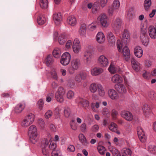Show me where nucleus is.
Masks as SVG:
<instances>
[{
  "label": "nucleus",
  "mask_w": 156,
  "mask_h": 156,
  "mask_svg": "<svg viewBox=\"0 0 156 156\" xmlns=\"http://www.w3.org/2000/svg\"><path fill=\"white\" fill-rule=\"evenodd\" d=\"M37 21L39 25H42L46 22V19L43 15H40L38 16Z\"/></svg>",
  "instance_id": "obj_42"
},
{
  "label": "nucleus",
  "mask_w": 156,
  "mask_h": 156,
  "mask_svg": "<svg viewBox=\"0 0 156 156\" xmlns=\"http://www.w3.org/2000/svg\"><path fill=\"white\" fill-rule=\"evenodd\" d=\"M52 114V111L50 110H48L45 113L44 117L46 119H49L51 117Z\"/></svg>",
  "instance_id": "obj_62"
},
{
  "label": "nucleus",
  "mask_w": 156,
  "mask_h": 156,
  "mask_svg": "<svg viewBox=\"0 0 156 156\" xmlns=\"http://www.w3.org/2000/svg\"><path fill=\"white\" fill-rule=\"evenodd\" d=\"M67 23L71 26H74L76 23V19L74 16H69L67 18Z\"/></svg>",
  "instance_id": "obj_33"
},
{
  "label": "nucleus",
  "mask_w": 156,
  "mask_h": 156,
  "mask_svg": "<svg viewBox=\"0 0 156 156\" xmlns=\"http://www.w3.org/2000/svg\"><path fill=\"white\" fill-rule=\"evenodd\" d=\"M108 94L109 98L112 100H116L118 98V94L117 91L114 89H110L108 90Z\"/></svg>",
  "instance_id": "obj_16"
},
{
  "label": "nucleus",
  "mask_w": 156,
  "mask_h": 156,
  "mask_svg": "<svg viewBox=\"0 0 156 156\" xmlns=\"http://www.w3.org/2000/svg\"><path fill=\"white\" fill-rule=\"evenodd\" d=\"M142 76L143 78L146 80L149 79L150 76V73L146 70H144L142 72Z\"/></svg>",
  "instance_id": "obj_58"
},
{
  "label": "nucleus",
  "mask_w": 156,
  "mask_h": 156,
  "mask_svg": "<svg viewBox=\"0 0 156 156\" xmlns=\"http://www.w3.org/2000/svg\"><path fill=\"white\" fill-rule=\"evenodd\" d=\"M108 0H96L95 2L102 7L103 8L106 5Z\"/></svg>",
  "instance_id": "obj_50"
},
{
  "label": "nucleus",
  "mask_w": 156,
  "mask_h": 156,
  "mask_svg": "<svg viewBox=\"0 0 156 156\" xmlns=\"http://www.w3.org/2000/svg\"><path fill=\"white\" fill-rule=\"evenodd\" d=\"M71 113V110L68 107H65L64 108V114L65 116L68 118L69 117Z\"/></svg>",
  "instance_id": "obj_52"
},
{
  "label": "nucleus",
  "mask_w": 156,
  "mask_h": 156,
  "mask_svg": "<svg viewBox=\"0 0 156 156\" xmlns=\"http://www.w3.org/2000/svg\"><path fill=\"white\" fill-rule=\"evenodd\" d=\"M108 128L111 131L115 132L117 129V125L114 122H111L109 125Z\"/></svg>",
  "instance_id": "obj_44"
},
{
  "label": "nucleus",
  "mask_w": 156,
  "mask_h": 156,
  "mask_svg": "<svg viewBox=\"0 0 156 156\" xmlns=\"http://www.w3.org/2000/svg\"><path fill=\"white\" fill-rule=\"evenodd\" d=\"M100 83H91L89 87V89L91 93H96L100 85Z\"/></svg>",
  "instance_id": "obj_29"
},
{
  "label": "nucleus",
  "mask_w": 156,
  "mask_h": 156,
  "mask_svg": "<svg viewBox=\"0 0 156 156\" xmlns=\"http://www.w3.org/2000/svg\"><path fill=\"white\" fill-rule=\"evenodd\" d=\"M40 5L42 8L46 9L48 6V2L47 0H41Z\"/></svg>",
  "instance_id": "obj_43"
},
{
  "label": "nucleus",
  "mask_w": 156,
  "mask_h": 156,
  "mask_svg": "<svg viewBox=\"0 0 156 156\" xmlns=\"http://www.w3.org/2000/svg\"><path fill=\"white\" fill-rule=\"evenodd\" d=\"M97 91L98 95L100 96L103 97L105 95V92L104 87L101 84L99 86V87Z\"/></svg>",
  "instance_id": "obj_41"
},
{
  "label": "nucleus",
  "mask_w": 156,
  "mask_h": 156,
  "mask_svg": "<svg viewBox=\"0 0 156 156\" xmlns=\"http://www.w3.org/2000/svg\"><path fill=\"white\" fill-rule=\"evenodd\" d=\"M101 26L104 27H107L109 25V18L105 13H103L100 15L98 18Z\"/></svg>",
  "instance_id": "obj_7"
},
{
  "label": "nucleus",
  "mask_w": 156,
  "mask_h": 156,
  "mask_svg": "<svg viewBox=\"0 0 156 156\" xmlns=\"http://www.w3.org/2000/svg\"><path fill=\"white\" fill-rule=\"evenodd\" d=\"M28 133L30 141L33 144H36L39 139L37 128L34 125H31L28 128Z\"/></svg>",
  "instance_id": "obj_2"
},
{
  "label": "nucleus",
  "mask_w": 156,
  "mask_h": 156,
  "mask_svg": "<svg viewBox=\"0 0 156 156\" xmlns=\"http://www.w3.org/2000/svg\"><path fill=\"white\" fill-rule=\"evenodd\" d=\"M120 6V2L119 0H114L112 4V6L118 10Z\"/></svg>",
  "instance_id": "obj_55"
},
{
  "label": "nucleus",
  "mask_w": 156,
  "mask_h": 156,
  "mask_svg": "<svg viewBox=\"0 0 156 156\" xmlns=\"http://www.w3.org/2000/svg\"><path fill=\"white\" fill-rule=\"evenodd\" d=\"M66 39L67 37L66 34H62L59 36L58 41L60 45H62L66 42Z\"/></svg>",
  "instance_id": "obj_35"
},
{
  "label": "nucleus",
  "mask_w": 156,
  "mask_h": 156,
  "mask_svg": "<svg viewBox=\"0 0 156 156\" xmlns=\"http://www.w3.org/2000/svg\"><path fill=\"white\" fill-rule=\"evenodd\" d=\"M117 69V67L112 63H111L110 64L108 69L109 72L111 73H116Z\"/></svg>",
  "instance_id": "obj_38"
},
{
  "label": "nucleus",
  "mask_w": 156,
  "mask_h": 156,
  "mask_svg": "<svg viewBox=\"0 0 156 156\" xmlns=\"http://www.w3.org/2000/svg\"><path fill=\"white\" fill-rule=\"evenodd\" d=\"M38 122L41 128L42 129H44L45 126L44 120L40 118L38 120Z\"/></svg>",
  "instance_id": "obj_57"
},
{
  "label": "nucleus",
  "mask_w": 156,
  "mask_h": 156,
  "mask_svg": "<svg viewBox=\"0 0 156 156\" xmlns=\"http://www.w3.org/2000/svg\"><path fill=\"white\" fill-rule=\"evenodd\" d=\"M104 69L101 67H94L90 69V73L93 76H97L103 73Z\"/></svg>",
  "instance_id": "obj_12"
},
{
  "label": "nucleus",
  "mask_w": 156,
  "mask_h": 156,
  "mask_svg": "<svg viewBox=\"0 0 156 156\" xmlns=\"http://www.w3.org/2000/svg\"><path fill=\"white\" fill-rule=\"evenodd\" d=\"M88 29L90 31H94L97 28V24L95 23H92L88 26Z\"/></svg>",
  "instance_id": "obj_51"
},
{
  "label": "nucleus",
  "mask_w": 156,
  "mask_h": 156,
  "mask_svg": "<svg viewBox=\"0 0 156 156\" xmlns=\"http://www.w3.org/2000/svg\"><path fill=\"white\" fill-rule=\"evenodd\" d=\"M122 24V20L119 18H117L113 21L112 27L114 29L120 27Z\"/></svg>",
  "instance_id": "obj_28"
},
{
  "label": "nucleus",
  "mask_w": 156,
  "mask_h": 156,
  "mask_svg": "<svg viewBox=\"0 0 156 156\" xmlns=\"http://www.w3.org/2000/svg\"><path fill=\"white\" fill-rule=\"evenodd\" d=\"M70 59V54L69 52H65L62 55L60 62L63 66H67L69 63Z\"/></svg>",
  "instance_id": "obj_10"
},
{
  "label": "nucleus",
  "mask_w": 156,
  "mask_h": 156,
  "mask_svg": "<svg viewBox=\"0 0 156 156\" xmlns=\"http://www.w3.org/2000/svg\"><path fill=\"white\" fill-rule=\"evenodd\" d=\"M148 97L152 100L155 99L156 98V94L153 91L149 93Z\"/></svg>",
  "instance_id": "obj_64"
},
{
  "label": "nucleus",
  "mask_w": 156,
  "mask_h": 156,
  "mask_svg": "<svg viewBox=\"0 0 156 156\" xmlns=\"http://www.w3.org/2000/svg\"><path fill=\"white\" fill-rule=\"evenodd\" d=\"M25 107V104L24 102L19 103L15 107L13 111L16 114H19L22 112Z\"/></svg>",
  "instance_id": "obj_17"
},
{
  "label": "nucleus",
  "mask_w": 156,
  "mask_h": 156,
  "mask_svg": "<svg viewBox=\"0 0 156 156\" xmlns=\"http://www.w3.org/2000/svg\"><path fill=\"white\" fill-rule=\"evenodd\" d=\"M93 52L90 50H87L84 52V57L85 58V60L87 64L90 63L93 56Z\"/></svg>",
  "instance_id": "obj_14"
},
{
  "label": "nucleus",
  "mask_w": 156,
  "mask_h": 156,
  "mask_svg": "<svg viewBox=\"0 0 156 156\" xmlns=\"http://www.w3.org/2000/svg\"><path fill=\"white\" fill-rule=\"evenodd\" d=\"M98 150L99 154L101 155H104L106 151L105 148L103 146L99 145L97 147Z\"/></svg>",
  "instance_id": "obj_49"
},
{
  "label": "nucleus",
  "mask_w": 156,
  "mask_h": 156,
  "mask_svg": "<svg viewBox=\"0 0 156 156\" xmlns=\"http://www.w3.org/2000/svg\"><path fill=\"white\" fill-rule=\"evenodd\" d=\"M121 116L128 121H132L133 116L132 114L130 112L127 111H123L121 112Z\"/></svg>",
  "instance_id": "obj_13"
},
{
  "label": "nucleus",
  "mask_w": 156,
  "mask_h": 156,
  "mask_svg": "<svg viewBox=\"0 0 156 156\" xmlns=\"http://www.w3.org/2000/svg\"><path fill=\"white\" fill-rule=\"evenodd\" d=\"M143 50L141 47L137 46L134 48V54L137 58H141L143 55Z\"/></svg>",
  "instance_id": "obj_22"
},
{
  "label": "nucleus",
  "mask_w": 156,
  "mask_h": 156,
  "mask_svg": "<svg viewBox=\"0 0 156 156\" xmlns=\"http://www.w3.org/2000/svg\"><path fill=\"white\" fill-rule=\"evenodd\" d=\"M131 66L133 69L136 72L139 71L141 69V64L134 59L131 61Z\"/></svg>",
  "instance_id": "obj_23"
},
{
  "label": "nucleus",
  "mask_w": 156,
  "mask_h": 156,
  "mask_svg": "<svg viewBox=\"0 0 156 156\" xmlns=\"http://www.w3.org/2000/svg\"><path fill=\"white\" fill-rule=\"evenodd\" d=\"M71 66L68 69V72L70 74H73L75 70H77L80 65V60L77 58L73 59L71 62Z\"/></svg>",
  "instance_id": "obj_4"
},
{
  "label": "nucleus",
  "mask_w": 156,
  "mask_h": 156,
  "mask_svg": "<svg viewBox=\"0 0 156 156\" xmlns=\"http://www.w3.org/2000/svg\"><path fill=\"white\" fill-rule=\"evenodd\" d=\"M87 74L86 73L80 71L76 74L75 77V80L76 84L80 85L82 83V80H84L87 79Z\"/></svg>",
  "instance_id": "obj_6"
},
{
  "label": "nucleus",
  "mask_w": 156,
  "mask_h": 156,
  "mask_svg": "<svg viewBox=\"0 0 156 156\" xmlns=\"http://www.w3.org/2000/svg\"><path fill=\"white\" fill-rule=\"evenodd\" d=\"M116 44L118 51L119 52H121L122 51V48L123 46L122 42L121 41L118 40L117 41Z\"/></svg>",
  "instance_id": "obj_54"
},
{
  "label": "nucleus",
  "mask_w": 156,
  "mask_h": 156,
  "mask_svg": "<svg viewBox=\"0 0 156 156\" xmlns=\"http://www.w3.org/2000/svg\"><path fill=\"white\" fill-rule=\"evenodd\" d=\"M142 110L144 115L146 116H148L151 113L150 108L149 106L147 104H144L143 106Z\"/></svg>",
  "instance_id": "obj_31"
},
{
  "label": "nucleus",
  "mask_w": 156,
  "mask_h": 156,
  "mask_svg": "<svg viewBox=\"0 0 156 156\" xmlns=\"http://www.w3.org/2000/svg\"><path fill=\"white\" fill-rule=\"evenodd\" d=\"M34 117L33 114L31 113L29 114L21 121V126L23 128L27 127L33 123Z\"/></svg>",
  "instance_id": "obj_3"
},
{
  "label": "nucleus",
  "mask_w": 156,
  "mask_h": 156,
  "mask_svg": "<svg viewBox=\"0 0 156 156\" xmlns=\"http://www.w3.org/2000/svg\"><path fill=\"white\" fill-rule=\"evenodd\" d=\"M147 27L143 26L141 28L140 39L142 44L146 46H147L149 43V38L147 34Z\"/></svg>",
  "instance_id": "obj_5"
},
{
  "label": "nucleus",
  "mask_w": 156,
  "mask_h": 156,
  "mask_svg": "<svg viewBox=\"0 0 156 156\" xmlns=\"http://www.w3.org/2000/svg\"><path fill=\"white\" fill-rule=\"evenodd\" d=\"M65 94V91L63 87H60L55 93V97L56 100L59 102L63 101V95Z\"/></svg>",
  "instance_id": "obj_9"
},
{
  "label": "nucleus",
  "mask_w": 156,
  "mask_h": 156,
  "mask_svg": "<svg viewBox=\"0 0 156 156\" xmlns=\"http://www.w3.org/2000/svg\"><path fill=\"white\" fill-rule=\"evenodd\" d=\"M51 153V156H61L62 153L61 151L58 150L52 149Z\"/></svg>",
  "instance_id": "obj_53"
},
{
  "label": "nucleus",
  "mask_w": 156,
  "mask_h": 156,
  "mask_svg": "<svg viewBox=\"0 0 156 156\" xmlns=\"http://www.w3.org/2000/svg\"><path fill=\"white\" fill-rule=\"evenodd\" d=\"M87 31V26L86 24H82L80 26L79 30V33L80 35L82 36H85L86 35Z\"/></svg>",
  "instance_id": "obj_32"
},
{
  "label": "nucleus",
  "mask_w": 156,
  "mask_h": 156,
  "mask_svg": "<svg viewBox=\"0 0 156 156\" xmlns=\"http://www.w3.org/2000/svg\"><path fill=\"white\" fill-rule=\"evenodd\" d=\"M99 5L96 2H95L93 4L92 11L93 13L96 14L99 11Z\"/></svg>",
  "instance_id": "obj_48"
},
{
  "label": "nucleus",
  "mask_w": 156,
  "mask_h": 156,
  "mask_svg": "<svg viewBox=\"0 0 156 156\" xmlns=\"http://www.w3.org/2000/svg\"><path fill=\"white\" fill-rule=\"evenodd\" d=\"M74 93L72 90L69 91L67 94V98L69 99H72L74 96Z\"/></svg>",
  "instance_id": "obj_61"
},
{
  "label": "nucleus",
  "mask_w": 156,
  "mask_h": 156,
  "mask_svg": "<svg viewBox=\"0 0 156 156\" xmlns=\"http://www.w3.org/2000/svg\"><path fill=\"white\" fill-rule=\"evenodd\" d=\"M144 65L146 68H150L152 65V62L148 59L146 60L144 62Z\"/></svg>",
  "instance_id": "obj_59"
},
{
  "label": "nucleus",
  "mask_w": 156,
  "mask_h": 156,
  "mask_svg": "<svg viewBox=\"0 0 156 156\" xmlns=\"http://www.w3.org/2000/svg\"><path fill=\"white\" fill-rule=\"evenodd\" d=\"M73 52L76 54H78L81 51V46L80 41L77 38H75L73 41Z\"/></svg>",
  "instance_id": "obj_11"
},
{
  "label": "nucleus",
  "mask_w": 156,
  "mask_h": 156,
  "mask_svg": "<svg viewBox=\"0 0 156 156\" xmlns=\"http://www.w3.org/2000/svg\"><path fill=\"white\" fill-rule=\"evenodd\" d=\"M37 105L39 109L41 110L42 109L43 105L44 102L42 99L39 100L37 102Z\"/></svg>",
  "instance_id": "obj_60"
},
{
  "label": "nucleus",
  "mask_w": 156,
  "mask_h": 156,
  "mask_svg": "<svg viewBox=\"0 0 156 156\" xmlns=\"http://www.w3.org/2000/svg\"><path fill=\"white\" fill-rule=\"evenodd\" d=\"M54 23L57 25H59L62 23V17L60 13H54L53 15Z\"/></svg>",
  "instance_id": "obj_21"
},
{
  "label": "nucleus",
  "mask_w": 156,
  "mask_h": 156,
  "mask_svg": "<svg viewBox=\"0 0 156 156\" xmlns=\"http://www.w3.org/2000/svg\"><path fill=\"white\" fill-rule=\"evenodd\" d=\"M120 52L122 53L125 59L128 61L130 57V50L128 48L127 46L124 47L122 49Z\"/></svg>",
  "instance_id": "obj_18"
},
{
  "label": "nucleus",
  "mask_w": 156,
  "mask_h": 156,
  "mask_svg": "<svg viewBox=\"0 0 156 156\" xmlns=\"http://www.w3.org/2000/svg\"><path fill=\"white\" fill-rule=\"evenodd\" d=\"M137 132L139 138L142 142H144L146 139V137L143 129L140 127L137 128Z\"/></svg>",
  "instance_id": "obj_20"
},
{
  "label": "nucleus",
  "mask_w": 156,
  "mask_h": 156,
  "mask_svg": "<svg viewBox=\"0 0 156 156\" xmlns=\"http://www.w3.org/2000/svg\"><path fill=\"white\" fill-rule=\"evenodd\" d=\"M97 61L99 65L102 68L107 67L109 64L108 58L103 55H100L98 57Z\"/></svg>",
  "instance_id": "obj_8"
},
{
  "label": "nucleus",
  "mask_w": 156,
  "mask_h": 156,
  "mask_svg": "<svg viewBox=\"0 0 156 156\" xmlns=\"http://www.w3.org/2000/svg\"><path fill=\"white\" fill-rule=\"evenodd\" d=\"M76 102L78 104H80L84 107H87L90 103L88 101L80 97H78L76 99Z\"/></svg>",
  "instance_id": "obj_15"
},
{
  "label": "nucleus",
  "mask_w": 156,
  "mask_h": 156,
  "mask_svg": "<svg viewBox=\"0 0 156 156\" xmlns=\"http://www.w3.org/2000/svg\"><path fill=\"white\" fill-rule=\"evenodd\" d=\"M41 147L42 154L44 155L48 156L51 150L56 148V145L55 142L51 139L49 140L45 139L42 143Z\"/></svg>",
  "instance_id": "obj_1"
},
{
  "label": "nucleus",
  "mask_w": 156,
  "mask_h": 156,
  "mask_svg": "<svg viewBox=\"0 0 156 156\" xmlns=\"http://www.w3.org/2000/svg\"><path fill=\"white\" fill-rule=\"evenodd\" d=\"M61 54L60 49L58 48H55L52 52L53 56L56 58H59L60 57Z\"/></svg>",
  "instance_id": "obj_36"
},
{
  "label": "nucleus",
  "mask_w": 156,
  "mask_h": 156,
  "mask_svg": "<svg viewBox=\"0 0 156 156\" xmlns=\"http://www.w3.org/2000/svg\"><path fill=\"white\" fill-rule=\"evenodd\" d=\"M107 37L109 45L113 46L115 44L116 39L113 34L111 32L107 33Z\"/></svg>",
  "instance_id": "obj_19"
},
{
  "label": "nucleus",
  "mask_w": 156,
  "mask_h": 156,
  "mask_svg": "<svg viewBox=\"0 0 156 156\" xmlns=\"http://www.w3.org/2000/svg\"><path fill=\"white\" fill-rule=\"evenodd\" d=\"M148 33L151 39H154L156 38V27L152 25L149 26Z\"/></svg>",
  "instance_id": "obj_24"
},
{
  "label": "nucleus",
  "mask_w": 156,
  "mask_h": 156,
  "mask_svg": "<svg viewBox=\"0 0 156 156\" xmlns=\"http://www.w3.org/2000/svg\"><path fill=\"white\" fill-rule=\"evenodd\" d=\"M53 59L52 56L51 55H48L46 57L44 62L47 66H49L52 63Z\"/></svg>",
  "instance_id": "obj_45"
},
{
  "label": "nucleus",
  "mask_w": 156,
  "mask_h": 156,
  "mask_svg": "<svg viewBox=\"0 0 156 156\" xmlns=\"http://www.w3.org/2000/svg\"><path fill=\"white\" fill-rule=\"evenodd\" d=\"M122 156H131L132 154L131 150L129 148H125L122 151Z\"/></svg>",
  "instance_id": "obj_39"
},
{
  "label": "nucleus",
  "mask_w": 156,
  "mask_h": 156,
  "mask_svg": "<svg viewBox=\"0 0 156 156\" xmlns=\"http://www.w3.org/2000/svg\"><path fill=\"white\" fill-rule=\"evenodd\" d=\"M96 40L99 44H103L105 40V37L104 34L102 32H98L96 34Z\"/></svg>",
  "instance_id": "obj_25"
},
{
  "label": "nucleus",
  "mask_w": 156,
  "mask_h": 156,
  "mask_svg": "<svg viewBox=\"0 0 156 156\" xmlns=\"http://www.w3.org/2000/svg\"><path fill=\"white\" fill-rule=\"evenodd\" d=\"M100 102L98 101L91 103L90 104V107L92 110L95 112H97L98 109L100 107Z\"/></svg>",
  "instance_id": "obj_34"
},
{
  "label": "nucleus",
  "mask_w": 156,
  "mask_h": 156,
  "mask_svg": "<svg viewBox=\"0 0 156 156\" xmlns=\"http://www.w3.org/2000/svg\"><path fill=\"white\" fill-rule=\"evenodd\" d=\"M118 12V10L114 8L112 6H109L108 9V14L110 16H112L114 15H116Z\"/></svg>",
  "instance_id": "obj_37"
},
{
  "label": "nucleus",
  "mask_w": 156,
  "mask_h": 156,
  "mask_svg": "<svg viewBox=\"0 0 156 156\" xmlns=\"http://www.w3.org/2000/svg\"><path fill=\"white\" fill-rule=\"evenodd\" d=\"M149 152L153 154H156V147L154 145L149 144L148 147Z\"/></svg>",
  "instance_id": "obj_47"
},
{
  "label": "nucleus",
  "mask_w": 156,
  "mask_h": 156,
  "mask_svg": "<svg viewBox=\"0 0 156 156\" xmlns=\"http://www.w3.org/2000/svg\"><path fill=\"white\" fill-rule=\"evenodd\" d=\"M111 81L114 83H120L123 81V78L120 75L116 74L112 76Z\"/></svg>",
  "instance_id": "obj_27"
},
{
  "label": "nucleus",
  "mask_w": 156,
  "mask_h": 156,
  "mask_svg": "<svg viewBox=\"0 0 156 156\" xmlns=\"http://www.w3.org/2000/svg\"><path fill=\"white\" fill-rule=\"evenodd\" d=\"M54 94L53 93H50L47 95L46 97V101L48 102H50L52 98L53 97Z\"/></svg>",
  "instance_id": "obj_63"
},
{
  "label": "nucleus",
  "mask_w": 156,
  "mask_h": 156,
  "mask_svg": "<svg viewBox=\"0 0 156 156\" xmlns=\"http://www.w3.org/2000/svg\"><path fill=\"white\" fill-rule=\"evenodd\" d=\"M80 141L84 146H87L89 144V142L87 140L85 136L82 133H80L78 136Z\"/></svg>",
  "instance_id": "obj_30"
},
{
  "label": "nucleus",
  "mask_w": 156,
  "mask_h": 156,
  "mask_svg": "<svg viewBox=\"0 0 156 156\" xmlns=\"http://www.w3.org/2000/svg\"><path fill=\"white\" fill-rule=\"evenodd\" d=\"M109 149L114 155H115L119 153L118 150L114 147L112 146L109 147Z\"/></svg>",
  "instance_id": "obj_56"
},
{
  "label": "nucleus",
  "mask_w": 156,
  "mask_h": 156,
  "mask_svg": "<svg viewBox=\"0 0 156 156\" xmlns=\"http://www.w3.org/2000/svg\"><path fill=\"white\" fill-rule=\"evenodd\" d=\"M122 37L123 40L127 41L130 39V36L129 31L126 30H124L122 33Z\"/></svg>",
  "instance_id": "obj_40"
},
{
  "label": "nucleus",
  "mask_w": 156,
  "mask_h": 156,
  "mask_svg": "<svg viewBox=\"0 0 156 156\" xmlns=\"http://www.w3.org/2000/svg\"><path fill=\"white\" fill-rule=\"evenodd\" d=\"M116 90L120 93L125 94L127 92L126 89L124 85L121 83H118L115 86Z\"/></svg>",
  "instance_id": "obj_26"
},
{
  "label": "nucleus",
  "mask_w": 156,
  "mask_h": 156,
  "mask_svg": "<svg viewBox=\"0 0 156 156\" xmlns=\"http://www.w3.org/2000/svg\"><path fill=\"white\" fill-rule=\"evenodd\" d=\"M151 5V0H145L144 3V9L146 11H148Z\"/></svg>",
  "instance_id": "obj_46"
}]
</instances>
